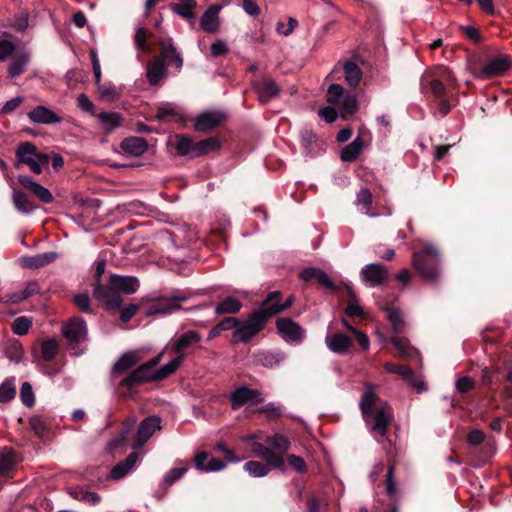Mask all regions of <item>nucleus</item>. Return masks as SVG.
Wrapping results in <instances>:
<instances>
[{"label":"nucleus","instance_id":"1","mask_svg":"<svg viewBox=\"0 0 512 512\" xmlns=\"http://www.w3.org/2000/svg\"><path fill=\"white\" fill-rule=\"evenodd\" d=\"M359 406L371 432L380 437H385L387 429L393 421V413L391 407L377 396L375 385L365 384Z\"/></svg>","mask_w":512,"mask_h":512},{"label":"nucleus","instance_id":"2","mask_svg":"<svg viewBox=\"0 0 512 512\" xmlns=\"http://www.w3.org/2000/svg\"><path fill=\"white\" fill-rule=\"evenodd\" d=\"M139 287V279L135 276L111 274L106 286L97 287L96 300L104 303L107 310H118L123 303V298L120 294H134Z\"/></svg>","mask_w":512,"mask_h":512},{"label":"nucleus","instance_id":"3","mask_svg":"<svg viewBox=\"0 0 512 512\" xmlns=\"http://www.w3.org/2000/svg\"><path fill=\"white\" fill-rule=\"evenodd\" d=\"M134 42L138 50L144 53H150L153 51V45L160 47V57L163 58L164 63L168 62L180 70L183 66V58L177 52L175 46L172 43V39H165L163 37H155L154 34L150 33L146 28L139 27L136 30L134 36Z\"/></svg>","mask_w":512,"mask_h":512},{"label":"nucleus","instance_id":"4","mask_svg":"<svg viewBox=\"0 0 512 512\" xmlns=\"http://www.w3.org/2000/svg\"><path fill=\"white\" fill-rule=\"evenodd\" d=\"M283 293L281 291L269 292L264 300L261 302L258 309L252 311L247 319L246 324L236 331L235 340L250 341L253 337L259 334L268 324L273 316H265L264 319L259 318V312L267 310L270 307L279 305L281 303Z\"/></svg>","mask_w":512,"mask_h":512},{"label":"nucleus","instance_id":"5","mask_svg":"<svg viewBox=\"0 0 512 512\" xmlns=\"http://www.w3.org/2000/svg\"><path fill=\"white\" fill-rule=\"evenodd\" d=\"M411 263L425 282L435 284L440 280L441 258L435 246L426 244L422 250L413 252Z\"/></svg>","mask_w":512,"mask_h":512},{"label":"nucleus","instance_id":"6","mask_svg":"<svg viewBox=\"0 0 512 512\" xmlns=\"http://www.w3.org/2000/svg\"><path fill=\"white\" fill-rule=\"evenodd\" d=\"M160 357L161 355L152 358L131 371L127 376L113 382L117 393L123 398H129L133 396V390L136 387L152 382V370L159 364Z\"/></svg>","mask_w":512,"mask_h":512},{"label":"nucleus","instance_id":"7","mask_svg":"<svg viewBox=\"0 0 512 512\" xmlns=\"http://www.w3.org/2000/svg\"><path fill=\"white\" fill-rule=\"evenodd\" d=\"M427 88H429L432 96L433 103L435 107H437V111L440 113L441 117H445L449 114L452 107L455 106L458 102V97L455 93L449 89L441 79H434L427 81L422 79L421 81V89L424 92Z\"/></svg>","mask_w":512,"mask_h":512},{"label":"nucleus","instance_id":"8","mask_svg":"<svg viewBox=\"0 0 512 512\" xmlns=\"http://www.w3.org/2000/svg\"><path fill=\"white\" fill-rule=\"evenodd\" d=\"M187 297L182 293L178 292L171 297L161 296L150 299L146 306L143 314L146 317L153 315H169L182 309L181 303L185 302Z\"/></svg>","mask_w":512,"mask_h":512},{"label":"nucleus","instance_id":"9","mask_svg":"<svg viewBox=\"0 0 512 512\" xmlns=\"http://www.w3.org/2000/svg\"><path fill=\"white\" fill-rule=\"evenodd\" d=\"M383 448L386 453V459L388 464L386 474V492L389 496H393L397 492L394 472L396 466L400 463L404 455V450L389 438H387Z\"/></svg>","mask_w":512,"mask_h":512},{"label":"nucleus","instance_id":"10","mask_svg":"<svg viewBox=\"0 0 512 512\" xmlns=\"http://www.w3.org/2000/svg\"><path fill=\"white\" fill-rule=\"evenodd\" d=\"M228 117L225 112L218 110L205 111L194 119L193 128L196 132L209 134L223 126Z\"/></svg>","mask_w":512,"mask_h":512},{"label":"nucleus","instance_id":"11","mask_svg":"<svg viewBox=\"0 0 512 512\" xmlns=\"http://www.w3.org/2000/svg\"><path fill=\"white\" fill-rule=\"evenodd\" d=\"M87 333L86 321L79 316L72 317L62 327V334L72 349L86 340Z\"/></svg>","mask_w":512,"mask_h":512},{"label":"nucleus","instance_id":"12","mask_svg":"<svg viewBox=\"0 0 512 512\" xmlns=\"http://www.w3.org/2000/svg\"><path fill=\"white\" fill-rule=\"evenodd\" d=\"M276 328L279 335L287 343L300 344L305 336V330L294 320L288 317H281L276 320Z\"/></svg>","mask_w":512,"mask_h":512},{"label":"nucleus","instance_id":"13","mask_svg":"<svg viewBox=\"0 0 512 512\" xmlns=\"http://www.w3.org/2000/svg\"><path fill=\"white\" fill-rule=\"evenodd\" d=\"M21 462V455L12 447L0 449V477L6 480L14 478Z\"/></svg>","mask_w":512,"mask_h":512},{"label":"nucleus","instance_id":"14","mask_svg":"<svg viewBox=\"0 0 512 512\" xmlns=\"http://www.w3.org/2000/svg\"><path fill=\"white\" fill-rule=\"evenodd\" d=\"M160 424L161 418L157 415L144 418L138 426L136 435L133 437L132 447L134 449L141 448L156 430L161 429Z\"/></svg>","mask_w":512,"mask_h":512},{"label":"nucleus","instance_id":"15","mask_svg":"<svg viewBox=\"0 0 512 512\" xmlns=\"http://www.w3.org/2000/svg\"><path fill=\"white\" fill-rule=\"evenodd\" d=\"M512 67V61L507 56L493 58L486 63L475 75L483 80L503 76Z\"/></svg>","mask_w":512,"mask_h":512},{"label":"nucleus","instance_id":"16","mask_svg":"<svg viewBox=\"0 0 512 512\" xmlns=\"http://www.w3.org/2000/svg\"><path fill=\"white\" fill-rule=\"evenodd\" d=\"M299 278L304 282L316 280L319 285L332 292L343 291L342 284L336 285L328 274L319 268L307 267L299 273Z\"/></svg>","mask_w":512,"mask_h":512},{"label":"nucleus","instance_id":"17","mask_svg":"<svg viewBox=\"0 0 512 512\" xmlns=\"http://www.w3.org/2000/svg\"><path fill=\"white\" fill-rule=\"evenodd\" d=\"M360 276L371 286H380L388 280V270L383 264L371 263L361 269Z\"/></svg>","mask_w":512,"mask_h":512},{"label":"nucleus","instance_id":"18","mask_svg":"<svg viewBox=\"0 0 512 512\" xmlns=\"http://www.w3.org/2000/svg\"><path fill=\"white\" fill-rule=\"evenodd\" d=\"M327 347L338 355H346L353 347V339L343 332H335L325 337Z\"/></svg>","mask_w":512,"mask_h":512},{"label":"nucleus","instance_id":"19","mask_svg":"<svg viewBox=\"0 0 512 512\" xmlns=\"http://www.w3.org/2000/svg\"><path fill=\"white\" fill-rule=\"evenodd\" d=\"M18 183L24 188L29 190L33 195H35L41 202L50 204L53 202L54 197L52 193L42 186L41 184L35 182L30 176L27 175H19L17 177Z\"/></svg>","mask_w":512,"mask_h":512},{"label":"nucleus","instance_id":"20","mask_svg":"<svg viewBox=\"0 0 512 512\" xmlns=\"http://www.w3.org/2000/svg\"><path fill=\"white\" fill-rule=\"evenodd\" d=\"M139 362L138 354L134 351H129L120 356L114 363L111 370V380L116 382L119 377L124 375L127 371L136 366Z\"/></svg>","mask_w":512,"mask_h":512},{"label":"nucleus","instance_id":"21","mask_svg":"<svg viewBox=\"0 0 512 512\" xmlns=\"http://www.w3.org/2000/svg\"><path fill=\"white\" fill-rule=\"evenodd\" d=\"M194 466L200 472H217L226 467V462L217 458H210V453L201 451L194 456Z\"/></svg>","mask_w":512,"mask_h":512},{"label":"nucleus","instance_id":"22","mask_svg":"<svg viewBox=\"0 0 512 512\" xmlns=\"http://www.w3.org/2000/svg\"><path fill=\"white\" fill-rule=\"evenodd\" d=\"M384 367L388 372L402 376L409 385L416 388L418 393H421L426 389L425 384L422 381L417 380L414 371L410 367L391 362L385 363Z\"/></svg>","mask_w":512,"mask_h":512},{"label":"nucleus","instance_id":"23","mask_svg":"<svg viewBox=\"0 0 512 512\" xmlns=\"http://www.w3.org/2000/svg\"><path fill=\"white\" fill-rule=\"evenodd\" d=\"M167 76V67L163 61V58L158 56L153 57L151 61L147 63L146 77L151 86H157L161 80Z\"/></svg>","mask_w":512,"mask_h":512},{"label":"nucleus","instance_id":"24","mask_svg":"<svg viewBox=\"0 0 512 512\" xmlns=\"http://www.w3.org/2000/svg\"><path fill=\"white\" fill-rule=\"evenodd\" d=\"M174 147L178 155L190 159L198 158L197 141L186 134H176L174 136Z\"/></svg>","mask_w":512,"mask_h":512},{"label":"nucleus","instance_id":"25","mask_svg":"<svg viewBox=\"0 0 512 512\" xmlns=\"http://www.w3.org/2000/svg\"><path fill=\"white\" fill-rule=\"evenodd\" d=\"M252 87L262 103H267L280 93V88L276 82L270 78H264L262 81H253Z\"/></svg>","mask_w":512,"mask_h":512},{"label":"nucleus","instance_id":"26","mask_svg":"<svg viewBox=\"0 0 512 512\" xmlns=\"http://www.w3.org/2000/svg\"><path fill=\"white\" fill-rule=\"evenodd\" d=\"M260 395V392L255 389H251L246 386H241L237 389H235L230 394V402H231V408L233 410H237L247 404L248 402L252 401L253 399L257 398Z\"/></svg>","mask_w":512,"mask_h":512},{"label":"nucleus","instance_id":"27","mask_svg":"<svg viewBox=\"0 0 512 512\" xmlns=\"http://www.w3.org/2000/svg\"><path fill=\"white\" fill-rule=\"evenodd\" d=\"M201 340V335L195 330L182 333L171 342V349L174 353L185 354L184 351L191 345L197 344Z\"/></svg>","mask_w":512,"mask_h":512},{"label":"nucleus","instance_id":"28","mask_svg":"<svg viewBox=\"0 0 512 512\" xmlns=\"http://www.w3.org/2000/svg\"><path fill=\"white\" fill-rule=\"evenodd\" d=\"M286 358V353L279 349L261 351L256 354L257 363L270 369L279 366Z\"/></svg>","mask_w":512,"mask_h":512},{"label":"nucleus","instance_id":"29","mask_svg":"<svg viewBox=\"0 0 512 512\" xmlns=\"http://www.w3.org/2000/svg\"><path fill=\"white\" fill-rule=\"evenodd\" d=\"M28 117L31 121L35 123L53 124L61 122V117H59L52 110L42 105L37 106L32 111H30L28 113Z\"/></svg>","mask_w":512,"mask_h":512},{"label":"nucleus","instance_id":"30","mask_svg":"<svg viewBox=\"0 0 512 512\" xmlns=\"http://www.w3.org/2000/svg\"><path fill=\"white\" fill-rule=\"evenodd\" d=\"M186 355L180 354L177 355L174 359L169 361L167 364L159 368L158 370H155V368L152 370V379L153 381H162L172 374H174L177 369L180 367V365L185 360Z\"/></svg>","mask_w":512,"mask_h":512},{"label":"nucleus","instance_id":"31","mask_svg":"<svg viewBox=\"0 0 512 512\" xmlns=\"http://www.w3.org/2000/svg\"><path fill=\"white\" fill-rule=\"evenodd\" d=\"M138 460V453H130L125 460L118 462L110 471V478L113 480H120L125 477L130 470L134 467Z\"/></svg>","mask_w":512,"mask_h":512},{"label":"nucleus","instance_id":"32","mask_svg":"<svg viewBox=\"0 0 512 512\" xmlns=\"http://www.w3.org/2000/svg\"><path fill=\"white\" fill-rule=\"evenodd\" d=\"M121 149L130 155L141 156L148 149V142L141 137H127L121 142Z\"/></svg>","mask_w":512,"mask_h":512},{"label":"nucleus","instance_id":"33","mask_svg":"<svg viewBox=\"0 0 512 512\" xmlns=\"http://www.w3.org/2000/svg\"><path fill=\"white\" fill-rule=\"evenodd\" d=\"M220 9V5H212L202 15L200 26L205 32L214 33L217 31L219 26L218 14Z\"/></svg>","mask_w":512,"mask_h":512},{"label":"nucleus","instance_id":"34","mask_svg":"<svg viewBox=\"0 0 512 512\" xmlns=\"http://www.w3.org/2000/svg\"><path fill=\"white\" fill-rule=\"evenodd\" d=\"M12 202L16 210L22 214H29L36 209V205L28 195L22 190L16 188H13L12 190Z\"/></svg>","mask_w":512,"mask_h":512},{"label":"nucleus","instance_id":"35","mask_svg":"<svg viewBox=\"0 0 512 512\" xmlns=\"http://www.w3.org/2000/svg\"><path fill=\"white\" fill-rule=\"evenodd\" d=\"M59 254L54 251L37 254L24 259V266L29 269H39L57 260Z\"/></svg>","mask_w":512,"mask_h":512},{"label":"nucleus","instance_id":"36","mask_svg":"<svg viewBox=\"0 0 512 512\" xmlns=\"http://www.w3.org/2000/svg\"><path fill=\"white\" fill-rule=\"evenodd\" d=\"M364 147V141L361 138V131L359 135L348 145H346L340 154L343 162H354L359 157Z\"/></svg>","mask_w":512,"mask_h":512},{"label":"nucleus","instance_id":"37","mask_svg":"<svg viewBox=\"0 0 512 512\" xmlns=\"http://www.w3.org/2000/svg\"><path fill=\"white\" fill-rule=\"evenodd\" d=\"M345 81L351 88L359 85L362 79V71L355 61L347 60L343 65Z\"/></svg>","mask_w":512,"mask_h":512},{"label":"nucleus","instance_id":"38","mask_svg":"<svg viewBox=\"0 0 512 512\" xmlns=\"http://www.w3.org/2000/svg\"><path fill=\"white\" fill-rule=\"evenodd\" d=\"M36 146L31 142H21L15 151L16 161L14 166L19 168L24 163L23 160L35 159Z\"/></svg>","mask_w":512,"mask_h":512},{"label":"nucleus","instance_id":"39","mask_svg":"<svg viewBox=\"0 0 512 512\" xmlns=\"http://www.w3.org/2000/svg\"><path fill=\"white\" fill-rule=\"evenodd\" d=\"M342 286H343L342 292H345L346 295L351 300V302L345 308L346 315L349 317H361L363 314V309L361 308L360 305L357 304L358 299H357V295L354 292L353 288L351 287V285H349L347 283H342Z\"/></svg>","mask_w":512,"mask_h":512},{"label":"nucleus","instance_id":"40","mask_svg":"<svg viewBox=\"0 0 512 512\" xmlns=\"http://www.w3.org/2000/svg\"><path fill=\"white\" fill-rule=\"evenodd\" d=\"M241 308L242 303L238 298L228 296L216 305L215 313L217 315L236 314L241 310Z\"/></svg>","mask_w":512,"mask_h":512},{"label":"nucleus","instance_id":"41","mask_svg":"<svg viewBox=\"0 0 512 512\" xmlns=\"http://www.w3.org/2000/svg\"><path fill=\"white\" fill-rule=\"evenodd\" d=\"M196 5L195 0H180L179 3L170 4V8L182 18L191 20L195 18L194 9Z\"/></svg>","mask_w":512,"mask_h":512},{"label":"nucleus","instance_id":"42","mask_svg":"<svg viewBox=\"0 0 512 512\" xmlns=\"http://www.w3.org/2000/svg\"><path fill=\"white\" fill-rule=\"evenodd\" d=\"M384 310L386 311L387 320L390 322L394 333L401 334L405 326L401 310L390 306L385 307Z\"/></svg>","mask_w":512,"mask_h":512},{"label":"nucleus","instance_id":"43","mask_svg":"<svg viewBox=\"0 0 512 512\" xmlns=\"http://www.w3.org/2000/svg\"><path fill=\"white\" fill-rule=\"evenodd\" d=\"M69 494L76 500L86 502L90 505H97L101 501V497L96 492L87 491L82 487L70 488Z\"/></svg>","mask_w":512,"mask_h":512},{"label":"nucleus","instance_id":"44","mask_svg":"<svg viewBox=\"0 0 512 512\" xmlns=\"http://www.w3.org/2000/svg\"><path fill=\"white\" fill-rule=\"evenodd\" d=\"M245 324H246V320L241 321L236 317H225L218 323L220 330H222V332L228 331V330H233L232 338H231V342L233 344L249 342V341L235 340V338H234L236 331L239 330L240 328H242Z\"/></svg>","mask_w":512,"mask_h":512},{"label":"nucleus","instance_id":"45","mask_svg":"<svg viewBox=\"0 0 512 512\" xmlns=\"http://www.w3.org/2000/svg\"><path fill=\"white\" fill-rule=\"evenodd\" d=\"M198 157L205 156L210 152L219 150L222 147V141L218 136L208 137L197 141Z\"/></svg>","mask_w":512,"mask_h":512},{"label":"nucleus","instance_id":"46","mask_svg":"<svg viewBox=\"0 0 512 512\" xmlns=\"http://www.w3.org/2000/svg\"><path fill=\"white\" fill-rule=\"evenodd\" d=\"M265 443L280 453H286L291 446L290 440L283 434L276 433L273 436H268Z\"/></svg>","mask_w":512,"mask_h":512},{"label":"nucleus","instance_id":"47","mask_svg":"<svg viewBox=\"0 0 512 512\" xmlns=\"http://www.w3.org/2000/svg\"><path fill=\"white\" fill-rule=\"evenodd\" d=\"M301 145L306 155H313L315 147L319 145V138L312 130H303L300 134Z\"/></svg>","mask_w":512,"mask_h":512},{"label":"nucleus","instance_id":"48","mask_svg":"<svg viewBox=\"0 0 512 512\" xmlns=\"http://www.w3.org/2000/svg\"><path fill=\"white\" fill-rule=\"evenodd\" d=\"M107 133L112 132L121 124V117L115 112H101L97 115Z\"/></svg>","mask_w":512,"mask_h":512},{"label":"nucleus","instance_id":"49","mask_svg":"<svg viewBox=\"0 0 512 512\" xmlns=\"http://www.w3.org/2000/svg\"><path fill=\"white\" fill-rule=\"evenodd\" d=\"M391 343L399 352L400 357L408 359L414 356L415 350L410 346L407 338L393 337Z\"/></svg>","mask_w":512,"mask_h":512},{"label":"nucleus","instance_id":"50","mask_svg":"<svg viewBox=\"0 0 512 512\" xmlns=\"http://www.w3.org/2000/svg\"><path fill=\"white\" fill-rule=\"evenodd\" d=\"M16 396V387L13 379H5L0 385V403H8Z\"/></svg>","mask_w":512,"mask_h":512},{"label":"nucleus","instance_id":"51","mask_svg":"<svg viewBox=\"0 0 512 512\" xmlns=\"http://www.w3.org/2000/svg\"><path fill=\"white\" fill-rule=\"evenodd\" d=\"M58 352V343L55 339L50 338L46 339L42 342L41 345V355L43 360L46 362L52 361Z\"/></svg>","mask_w":512,"mask_h":512},{"label":"nucleus","instance_id":"52","mask_svg":"<svg viewBox=\"0 0 512 512\" xmlns=\"http://www.w3.org/2000/svg\"><path fill=\"white\" fill-rule=\"evenodd\" d=\"M28 58L25 55L16 57L8 67V74L11 78H16L26 70Z\"/></svg>","mask_w":512,"mask_h":512},{"label":"nucleus","instance_id":"53","mask_svg":"<svg viewBox=\"0 0 512 512\" xmlns=\"http://www.w3.org/2000/svg\"><path fill=\"white\" fill-rule=\"evenodd\" d=\"M346 95V92L340 84H331L327 90L326 100L333 105H340L341 100Z\"/></svg>","mask_w":512,"mask_h":512},{"label":"nucleus","instance_id":"54","mask_svg":"<svg viewBox=\"0 0 512 512\" xmlns=\"http://www.w3.org/2000/svg\"><path fill=\"white\" fill-rule=\"evenodd\" d=\"M244 469L253 477L266 476L270 471L268 465L258 461L246 462L244 465Z\"/></svg>","mask_w":512,"mask_h":512},{"label":"nucleus","instance_id":"55","mask_svg":"<svg viewBox=\"0 0 512 512\" xmlns=\"http://www.w3.org/2000/svg\"><path fill=\"white\" fill-rule=\"evenodd\" d=\"M283 454L284 453L272 451L270 449L263 460L266 461V465H268L269 468L272 467V468L284 471L285 470V459L283 457Z\"/></svg>","mask_w":512,"mask_h":512},{"label":"nucleus","instance_id":"56","mask_svg":"<svg viewBox=\"0 0 512 512\" xmlns=\"http://www.w3.org/2000/svg\"><path fill=\"white\" fill-rule=\"evenodd\" d=\"M155 118L160 122L169 121L171 119L177 122L183 121V116L178 111L168 107H159L157 109Z\"/></svg>","mask_w":512,"mask_h":512},{"label":"nucleus","instance_id":"57","mask_svg":"<svg viewBox=\"0 0 512 512\" xmlns=\"http://www.w3.org/2000/svg\"><path fill=\"white\" fill-rule=\"evenodd\" d=\"M294 303V296L290 295L285 302L279 303V305H275L273 307L268 308L267 310L259 313V318L264 319L265 316H276L285 310L289 309Z\"/></svg>","mask_w":512,"mask_h":512},{"label":"nucleus","instance_id":"58","mask_svg":"<svg viewBox=\"0 0 512 512\" xmlns=\"http://www.w3.org/2000/svg\"><path fill=\"white\" fill-rule=\"evenodd\" d=\"M72 302L77 307V309L82 313H93V310L91 308V299L88 293L75 294L72 298Z\"/></svg>","mask_w":512,"mask_h":512},{"label":"nucleus","instance_id":"59","mask_svg":"<svg viewBox=\"0 0 512 512\" xmlns=\"http://www.w3.org/2000/svg\"><path fill=\"white\" fill-rule=\"evenodd\" d=\"M32 322L26 316L16 318L12 323V331L14 334L22 336L28 333Z\"/></svg>","mask_w":512,"mask_h":512},{"label":"nucleus","instance_id":"60","mask_svg":"<svg viewBox=\"0 0 512 512\" xmlns=\"http://www.w3.org/2000/svg\"><path fill=\"white\" fill-rule=\"evenodd\" d=\"M20 399L26 407H32L35 404V396L32 386L29 382H23L20 388Z\"/></svg>","mask_w":512,"mask_h":512},{"label":"nucleus","instance_id":"61","mask_svg":"<svg viewBox=\"0 0 512 512\" xmlns=\"http://www.w3.org/2000/svg\"><path fill=\"white\" fill-rule=\"evenodd\" d=\"M188 469L189 468L187 466L172 468L165 474L163 485L166 487L171 486L179 480L188 471Z\"/></svg>","mask_w":512,"mask_h":512},{"label":"nucleus","instance_id":"62","mask_svg":"<svg viewBox=\"0 0 512 512\" xmlns=\"http://www.w3.org/2000/svg\"><path fill=\"white\" fill-rule=\"evenodd\" d=\"M340 104L342 106L343 113L346 115H353L358 108L356 96L350 93H346Z\"/></svg>","mask_w":512,"mask_h":512},{"label":"nucleus","instance_id":"63","mask_svg":"<svg viewBox=\"0 0 512 512\" xmlns=\"http://www.w3.org/2000/svg\"><path fill=\"white\" fill-rule=\"evenodd\" d=\"M459 30L462 33V35H464L467 39L471 40L473 43L479 44L482 42V34L480 30L475 26H460Z\"/></svg>","mask_w":512,"mask_h":512},{"label":"nucleus","instance_id":"64","mask_svg":"<svg viewBox=\"0 0 512 512\" xmlns=\"http://www.w3.org/2000/svg\"><path fill=\"white\" fill-rule=\"evenodd\" d=\"M28 19H29L28 11L26 9H20L15 14V17H14V24H13L14 28L18 32L24 31L29 25Z\"/></svg>","mask_w":512,"mask_h":512}]
</instances>
